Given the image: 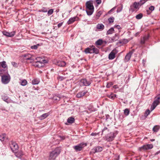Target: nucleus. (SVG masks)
I'll list each match as a JSON object with an SVG mask.
<instances>
[{
	"mask_svg": "<svg viewBox=\"0 0 160 160\" xmlns=\"http://www.w3.org/2000/svg\"><path fill=\"white\" fill-rule=\"evenodd\" d=\"M61 150L60 148H57L54 150L50 152L49 160H55L56 158L60 153Z\"/></svg>",
	"mask_w": 160,
	"mask_h": 160,
	"instance_id": "f257e3e1",
	"label": "nucleus"
},
{
	"mask_svg": "<svg viewBox=\"0 0 160 160\" xmlns=\"http://www.w3.org/2000/svg\"><path fill=\"white\" fill-rule=\"evenodd\" d=\"M34 66L38 68H41L44 66L43 63L41 61L39 62H36L35 63Z\"/></svg>",
	"mask_w": 160,
	"mask_h": 160,
	"instance_id": "4be33fe9",
	"label": "nucleus"
},
{
	"mask_svg": "<svg viewBox=\"0 0 160 160\" xmlns=\"http://www.w3.org/2000/svg\"><path fill=\"white\" fill-rule=\"evenodd\" d=\"M2 99L5 102L8 103H9L12 102V100L7 97H2Z\"/></svg>",
	"mask_w": 160,
	"mask_h": 160,
	"instance_id": "cd10ccee",
	"label": "nucleus"
},
{
	"mask_svg": "<svg viewBox=\"0 0 160 160\" xmlns=\"http://www.w3.org/2000/svg\"><path fill=\"white\" fill-rule=\"evenodd\" d=\"M97 28L98 29L103 30L104 28V25L102 24H98L97 25Z\"/></svg>",
	"mask_w": 160,
	"mask_h": 160,
	"instance_id": "7c9ffc66",
	"label": "nucleus"
},
{
	"mask_svg": "<svg viewBox=\"0 0 160 160\" xmlns=\"http://www.w3.org/2000/svg\"><path fill=\"white\" fill-rule=\"evenodd\" d=\"M23 56L26 58L25 59L26 60H31L32 62L34 61V58L32 57V56L30 54L28 53L25 54Z\"/></svg>",
	"mask_w": 160,
	"mask_h": 160,
	"instance_id": "2eb2a0df",
	"label": "nucleus"
},
{
	"mask_svg": "<svg viewBox=\"0 0 160 160\" xmlns=\"http://www.w3.org/2000/svg\"><path fill=\"white\" fill-rule=\"evenodd\" d=\"M87 144L84 142H82L76 146L73 147V148L77 152L81 151L85 147L87 146Z\"/></svg>",
	"mask_w": 160,
	"mask_h": 160,
	"instance_id": "20e7f679",
	"label": "nucleus"
},
{
	"mask_svg": "<svg viewBox=\"0 0 160 160\" xmlns=\"http://www.w3.org/2000/svg\"><path fill=\"white\" fill-rule=\"evenodd\" d=\"M5 74H2V75H0L2 77V81L3 83L7 84L10 81V78L9 76H7Z\"/></svg>",
	"mask_w": 160,
	"mask_h": 160,
	"instance_id": "39448f33",
	"label": "nucleus"
},
{
	"mask_svg": "<svg viewBox=\"0 0 160 160\" xmlns=\"http://www.w3.org/2000/svg\"><path fill=\"white\" fill-rule=\"evenodd\" d=\"M39 82V81L37 79H35L32 81V83L33 84H37Z\"/></svg>",
	"mask_w": 160,
	"mask_h": 160,
	"instance_id": "a19ab883",
	"label": "nucleus"
},
{
	"mask_svg": "<svg viewBox=\"0 0 160 160\" xmlns=\"http://www.w3.org/2000/svg\"><path fill=\"white\" fill-rule=\"evenodd\" d=\"M149 36L148 35L144 36L142 39L141 40V43L144 44L145 42L147 41L149 38Z\"/></svg>",
	"mask_w": 160,
	"mask_h": 160,
	"instance_id": "5701e85b",
	"label": "nucleus"
},
{
	"mask_svg": "<svg viewBox=\"0 0 160 160\" xmlns=\"http://www.w3.org/2000/svg\"><path fill=\"white\" fill-rule=\"evenodd\" d=\"M52 98L53 100H54V101H55L56 102H58L60 100V97L58 95H55Z\"/></svg>",
	"mask_w": 160,
	"mask_h": 160,
	"instance_id": "72a5a7b5",
	"label": "nucleus"
},
{
	"mask_svg": "<svg viewBox=\"0 0 160 160\" xmlns=\"http://www.w3.org/2000/svg\"><path fill=\"white\" fill-rule=\"evenodd\" d=\"M153 102L157 105H158L160 103V94L157 95L155 98V100Z\"/></svg>",
	"mask_w": 160,
	"mask_h": 160,
	"instance_id": "aec40b11",
	"label": "nucleus"
},
{
	"mask_svg": "<svg viewBox=\"0 0 160 160\" xmlns=\"http://www.w3.org/2000/svg\"><path fill=\"white\" fill-rule=\"evenodd\" d=\"M148 0H140L139 1L140 6H141L145 3Z\"/></svg>",
	"mask_w": 160,
	"mask_h": 160,
	"instance_id": "3c124183",
	"label": "nucleus"
},
{
	"mask_svg": "<svg viewBox=\"0 0 160 160\" xmlns=\"http://www.w3.org/2000/svg\"><path fill=\"white\" fill-rule=\"evenodd\" d=\"M20 84L21 85L23 86H25L27 84V82L25 79H24L21 81L20 82Z\"/></svg>",
	"mask_w": 160,
	"mask_h": 160,
	"instance_id": "58836bf2",
	"label": "nucleus"
},
{
	"mask_svg": "<svg viewBox=\"0 0 160 160\" xmlns=\"http://www.w3.org/2000/svg\"><path fill=\"white\" fill-rule=\"evenodd\" d=\"M3 35L8 37H12L15 34L16 32L15 31L11 32H8L6 31H3L2 32Z\"/></svg>",
	"mask_w": 160,
	"mask_h": 160,
	"instance_id": "9b49d317",
	"label": "nucleus"
},
{
	"mask_svg": "<svg viewBox=\"0 0 160 160\" xmlns=\"http://www.w3.org/2000/svg\"><path fill=\"white\" fill-rule=\"evenodd\" d=\"M102 13V11H98L96 13V17L98 18L101 15V14Z\"/></svg>",
	"mask_w": 160,
	"mask_h": 160,
	"instance_id": "8fccbe9b",
	"label": "nucleus"
},
{
	"mask_svg": "<svg viewBox=\"0 0 160 160\" xmlns=\"http://www.w3.org/2000/svg\"><path fill=\"white\" fill-rule=\"evenodd\" d=\"M48 8L46 7H43L41 9L39 10L38 12H46L48 11Z\"/></svg>",
	"mask_w": 160,
	"mask_h": 160,
	"instance_id": "f704fd0d",
	"label": "nucleus"
},
{
	"mask_svg": "<svg viewBox=\"0 0 160 160\" xmlns=\"http://www.w3.org/2000/svg\"><path fill=\"white\" fill-rule=\"evenodd\" d=\"M10 146L11 150L13 152L18 150V145L17 144L16 142L12 141L10 143Z\"/></svg>",
	"mask_w": 160,
	"mask_h": 160,
	"instance_id": "6e6552de",
	"label": "nucleus"
},
{
	"mask_svg": "<svg viewBox=\"0 0 160 160\" xmlns=\"http://www.w3.org/2000/svg\"><path fill=\"white\" fill-rule=\"evenodd\" d=\"M12 64L13 66L15 67H16L17 65V64L14 62H12Z\"/></svg>",
	"mask_w": 160,
	"mask_h": 160,
	"instance_id": "e2e57ef3",
	"label": "nucleus"
},
{
	"mask_svg": "<svg viewBox=\"0 0 160 160\" xmlns=\"http://www.w3.org/2000/svg\"><path fill=\"white\" fill-rule=\"evenodd\" d=\"M86 12L87 13V14L88 15L90 16L94 12V10H88L86 9Z\"/></svg>",
	"mask_w": 160,
	"mask_h": 160,
	"instance_id": "e433bc0d",
	"label": "nucleus"
},
{
	"mask_svg": "<svg viewBox=\"0 0 160 160\" xmlns=\"http://www.w3.org/2000/svg\"><path fill=\"white\" fill-rule=\"evenodd\" d=\"M128 42V41L126 39H123L120 40L119 41V43L122 44H126Z\"/></svg>",
	"mask_w": 160,
	"mask_h": 160,
	"instance_id": "2f4dec72",
	"label": "nucleus"
},
{
	"mask_svg": "<svg viewBox=\"0 0 160 160\" xmlns=\"http://www.w3.org/2000/svg\"><path fill=\"white\" fill-rule=\"evenodd\" d=\"M160 128V127L158 125H156L154 126L152 129L153 131L154 132H157Z\"/></svg>",
	"mask_w": 160,
	"mask_h": 160,
	"instance_id": "c9c22d12",
	"label": "nucleus"
},
{
	"mask_svg": "<svg viewBox=\"0 0 160 160\" xmlns=\"http://www.w3.org/2000/svg\"><path fill=\"white\" fill-rule=\"evenodd\" d=\"M87 92V91H82L77 94L76 95L77 97L78 98H80L85 95Z\"/></svg>",
	"mask_w": 160,
	"mask_h": 160,
	"instance_id": "a211bd4d",
	"label": "nucleus"
},
{
	"mask_svg": "<svg viewBox=\"0 0 160 160\" xmlns=\"http://www.w3.org/2000/svg\"><path fill=\"white\" fill-rule=\"evenodd\" d=\"M78 19V18L77 17H75L72 18H70L68 20L67 22V23L68 25L70 24L73 23L75 21L77 20V19Z\"/></svg>",
	"mask_w": 160,
	"mask_h": 160,
	"instance_id": "f3484780",
	"label": "nucleus"
},
{
	"mask_svg": "<svg viewBox=\"0 0 160 160\" xmlns=\"http://www.w3.org/2000/svg\"><path fill=\"white\" fill-rule=\"evenodd\" d=\"M157 105V104H156V103H155L154 102H153L151 107V110L152 111L153 110Z\"/></svg>",
	"mask_w": 160,
	"mask_h": 160,
	"instance_id": "4c0bfd02",
	"label": "nucleus"
},
{
	"mask_svg": "<svg viewBox=\"0 0 160 160\" xmlns=\"http://www.w3.org/2000/svg\"><path fill=\"white\" fill-rule=\"evenodd\" d=\"M150 111L149 109H147L145 111V116L147 117V116L150 114Z\"/></svg>",
	"mask_w": 160,
	"mask_h": 160,
	"instance_id": "603ef678",
	"label": "nucleus"
},
{
	"mask_svg": "<svg viewBox=\"0 0 160 160\" xmlns=\"http://www.w3.org/2000/svg\"><path fill=\"white\" fill-rule=\"evenodd\" d=\"M143 16V14L142 13H140L138 15H137L136 16V18L137 19H141Z\"/></svg>",
	"mask_w": 160,
	"mask_h": 160,
	"instance_id": "49530a36",
	"label": "nucleus"
},
{
	"mask_svg": "<svg viewBox=\"0 0 160 160\" xmlns=\"http://www.w3.org/2000/svg\"><path fill=\"white\" fill-rule=\"evenodd\" d=\"M98 134V133H92L91 134V135L92 136H96Z\"/></svg>",
	"mask_w": 160,
	"mask_h": 160,
	"instance_id": "680f3d73",
	"label": "nucleus"
},
{
	"mask_svg": "<svg viewBox=\"0 0 160 160\" xmlns=\"http://www.w3.org/2000/svg\"><path fill=\"white\" fill-rule=\"evenodd\" d=\"M155 7L154 6H151L149 8V9L150 11H151L152 12L153 11Z\"/></svg>",
	"mask_w": 160,
	"mask_h": 160,
	"instance_id": "864d4df0",
	"label": "nucleus"
},
{
	"mask_svg": "<svg viewBox=\"0 0 160 160\" xmlns=\"http://www.w3.org/2000/svg\"><path fill=\"white\" fill-rule=\"evenodd\" d=\"M139 6H140L139 2H135L133 3V5L131 6V10H132V11L133 12L134 11V10L132 8H134L136 9H138L139 8Z\"/></svg>",
	"mask_w": 160,
	"mask_h": 160,
	"instance_id": "4468645a",
	"label": "nucleus"
},
{
	"mask_svg": "<svg viewBox=\"0 0 160 160\" xmlns=\"http://www.w3.org/2000/svg\"><path fill=\"white\" fill-rule=\"evenodd\" d=\"M116 52H114V51H112L109 55L108 58L110 60H112L115 57Z\"/></svg>",
	"mask_w": 160,
	"mask_h": 160,
	"instance_id": "6ab92c4d",
	"label": "nucleus"
},
{
	"mask_svg": "<svg viewBox=\"0 0 160 160\" xmlns=\"http://www.w3.org/2000/svg\"><path fill=\"white\" fill-rule=\"evenodd\" d=\"M84 52L86 54L92 53L98 54V50L94 46H90L85 49Z\"/></svg>",
	"mask_w": 160,
	"mask_h": 160,
	"instance_id": "7ed1b4c3",
	"label": "nucleus"
},
{
	"mask_svg": "<svg viewBox=\"0 0 160 160\" xmlns=\"http://www.w3.org/2000/svg\"><path fill=\"white\" fill-rule=\"evenodd\" d=\"M130 113V110L129 109L126 108L124 110V113L125 116H128L129 115Z\"/></svg>",
	"mask_w": 160,
	"mask_h": 160,
	"instance_id": "473e14b6",
	"label": "nucleus"
},
{
	"mask_svg": "<svg viewBox=\"0 0 160 160\" xmlns=\"http://www.w3.org/2000/svg\"><path fill=\"white\" fill-rule=\"evenodd\" d=\"M114 18L113 17H111L108 19V21L109 23H112L114 22Z\"/></svg>",
	"mask_w": 160,
	"mask_h": 160,
	"instance_id": "79ce46f5",
	"label": "nucleus"
},
{
	"mask_svg": "<svg viewBox=\"0 0 160 160\" xmlns=\"http://www.w3.org/2000/svg\"><path fill=\"white\" fill-rule=\"evenodd\" d=\"M110 132L109 129L108 128H107L105 127H104L103 129H102V135L103 134H105V135L108 134V133H109Z\"/></svg>",
	"mask_w": 160,
	"mask_h": 160,
	"instance_id": "b1692460",
	"label": "nucleus"
},
{
	"mask_svg": "<svg viewBox=\"0 0 160 160\" xmlns=\"http://www.w3.org/2000/svg\"><path fill=\"white\" fill-rule=\"evenodd\" d=\"M42 59V58L40 57H38L36 58V60H37L36 62L40 61Z\"/></svg>",
	"mask_w": 160,
	"mask_h": 160,
	"instance_id": "6e6d98bb",
	"label": "nucleus"
},
{
	"mask_svg": "<svg viewBox=\"0 0 160 160\" xmlns=\"http://www.w3.org/2000/svg\"><path fill=\"white\" fill-rule=\"evenodd\" d=\"M103 43L102 41V39H99L97 40L95 42V44L97 45H101Z\"/></svg>",
	"mask_w": 160,
	"mask_h": 160,
	"instance_id": "ea45409f",
	"label": "nucleus"
},
{
	"mask_svg": "<svg viewBox=\"0 0 160 160\" xmlns=\"http://www.w3.org/2000/svg\"><path fill=\"white\" fill-rule=\"evenodd\" d=\"M86 9L88 10H94V7L92 3L91 2L87 1L86 4Z\"/></svg>",
	"mask_w": 160,
	"mask_h": 160,
	"instance_id": "9d476101",
	"label": "nucleus"
},
{
	"mask_svg": "<svg viewBox=\"0 0 160 160\" xmlns=\"http://www.w3.org/2000/svg\"><path fill=\"white\" fill-rule=\"evenodd\" d=\"M114 27V28H116L118 29H119L121 28V27L120 25H115Z\"/></svg>",
	"mask_w": 160,
	"mask_h": 160,
	"instance_id": "4d7b16f0",
	"label": "nucleus"
},
{
	"mask_svg": "<svg viewBox=\"0 0 160 160\" xmlns=\"http://www.w3.org/2000/svg\"><path fill=\"white\" fill-rule=\"evenodd\" d=\"M153 147V145L152 144H146L139 147L138 148V150L140 151H142V150L145 151L150 149L152 148Z\"/></svg>",
	"mask_w": 160,
	"mask_h": 160,
	"instance_id": "0eeeda50",
	"label": "nucleus"
},
{
	"mask_svg": "<svg viewBox=\"0 0 160 160\" xmlns=\"http://www.w3.org/2000/svg\"><path fill=\"white\" fill-rule=\"evenodd\" d=\"M146 11H147V14H150L152 12L151 11H150L149 10H149H147Z\"/></svg>",
	"mask_w": 160,
	"mask_h": 160,
	"instance_id": "0e129e2a",
	"label": "nucleus"
},
{
	"mask_svg": "<svg viewBox=\"0 0 160 160\" xmlns=\"http://www.w3.org/2000/svg\"><path fill=\"white\" fill-rule=\"evenodd\" d=\"M49 115V113H44L42 115H41L39 117V118L40 120H42L47 117Z\"/></svg>",
	"mask_w": 160,
	"mask_h": 160,
	"instance_id": "bb28decb",
	"label": "nucleus"
},
{
	"mask_svg": "<svg viewBox=\"0 0 160 160\" xmlns=\"http://www.w3.org/2000/svg\"><path fill=\"white\" fill-rule=\"evenodd\" d=\"M112 85V83H110V84L108 83L107 84V87L108 88H109Z\"/></svg>",
	"mask_w": 160,
	"mask_h": 160,
	"instance_id": "69168bd1",
	"label": "nucleus"
},
{
	"mask_svg": "<svg viewBox=\"0 0 160 160\" xmlns=\"http://www.w3.org/2000/svg\"><path fill=\"white\" fill-rule=\"evenodd\" d=\"M96 2L98 4H99L101 2V0H96Z\"/></svg>",
	"mask_w": 160,
	"mask_h": 160,
	"instance_id": "052dcab7",
	"label": "nucleus"
},
{
	"mask_svg": "<svg viewBox=\"0 0 160 160\" xmlns=\"http://www.w3.org/2000/svg\"><path fill=\"white\" fill-rule=\"evenodd\" d=\"M39 46H40V44H38L36 45H34L31 46V48L32 49L36 50L38 48V47Z\"/></svg>",
	"mask_w": 160,
	"mask_h": 160,
	"instance_id": "a18cd8bd",
	"label": "nucleus"
},
{
	"mask_svg": "<svg viewBox=\"0 0 160 160\" xmlns=\"http://www.w3.org/2000/svg\"><path fill=\"white\" fill-rule=\"evenodd\" d=\"M8 139V138L5 133H3L0 135V140L2 141H3L6 140Z\"/></svg>",
	"mask_w": 160,
	"mask_h": 160,
	"instance_id": "a878e982",
	"label": "nucleus"
},
{
	"mask_svg": "<svg viewBox=\"0 0 160 160\" xmlns=\"http://www.w3.org/2000/svg\"><path fill=\"white\" fill-rule=\"evenodd\" d=\"M24 153L22 151H19L18 152H15V155L17 158H21L22 156L23 155Z\"/></svg>",
	"mask_w": 160,
	"mask_h": 160,
	"instance_id": "dca6fc26",
	"label": "nucleus"
},
{
	"mask_svg": "<svg viewBox=\"0 0 160 160\" xmlns=\"http://www.w3.org/2000/svg\"><path fill=\"white\" fill-rule=\"evenodd\" d=\"M160 153V151H159L158 152H156L155 154V155H158V154L159 153Z\"/></svg>",
	"mask_w": 160,
	"mask_h": 160,
	"instance_id": "774afa93",
	"label": "nucleus"
},
{
	"mask_svg": "<svg viewBox=\"0 0 160 160\" xmlns=\"http://www.w3.org/2000/svg\"><path fill=\"white\" fill-rule=\"evenodd\" d=\"M0 66L4 69L7 70V65L6 62L5 61L0 62Z\"/></svg>",
	"mask_w": 160,
	"mask_h": 160,
	"instance_id": "412c9836",
	"label": "nucleus"
},
{
	"mask_svg": "<svg viewBox=\"0 0 160 160\" xmlns=\"http://www.w3.org/2000/svg\"><path fill=\"white\" fill-rule=\"evenodd\" d=\"M8 73V70L4 69L0 66V75H2V74H6Z\"/></svg>",
	"mask_w": 160,
	"mask_h": 160,
	"instance_id": "393cba45",
	"label": "nucleus"
},
{
	"mask_svg": "<svg viewBox=\"0 0 160 160\" xmlns=\"http://www.w3.org/2000/svg\"><path fill=\"white\" fill-rule=\"evenodd\" d=\"M47 14L48 16L51 15L53 12V9H51L49 10H48Z\"/></svg>",
	"mask_w": 160,
	"mask_h": 160,
	"instance_id": "de8ad7c7",
	"label": "nucleus"
},
{
	"mask_svg": "<svg viewBox=\"0 0 160 160\" xmlns=\"http://www.w3.org/2000/svg\"><path fill=\"white\" fill-rule=\"evenodd\" d=\"M63 23V22H60V23H59L58 25V28H60L62 26V24Z\"/></svg>",
	"mask_w": 160,
	"mask_h": 160,
	"instance_id": "bf43d9fd",
	"label": "nucleus"
},
{
	"mask_svg": "<svg viewBox=\"0 0 160 160\" xmlns=\"http://www.w3.org/2000/svg\"><path fill=\"white\" fill-rule=\"evenodd\" d=\"M41 62H43V64H44L45 63H47V62L46 61V60H45V59H42V60H41Z\"/></svg>",
	"mask_w": 160,
	"mask_h": 160,
	"instance_id": "13d9d810",
	"label": "nucleus"
},
{
	"mask_svg": "<svg viewBox=\"0 0 160 160\" xmlns=\"http://www.w3.org/2000/svg\"><path fill=\"white\" fill-rule=\"evenodd\" d=\"M114 30L113 27L111 28L107 32L106 34L109 35L112 34L114 32Z\"/></svg>",
	"mask_w": 160,
	"mask_h": 160,
	"instance_id": "c85d7f7f",
	"label": "nucleus"
},
{
	"mask_svg": "<svg viewBox=\"0 0 160 160\" xmlns=\"http://www.w3.org/2000/svg\"><path fill=\"white\" fill-rule=\"evenodd\" d=\"M75 121L74 118L70 117L69 118L67 119V122L69 123H73Z\"/></svg>",
	"mask_w": 160,
	"mask_h": 160,
	"instance_id": "c756f323",
	"label": "nucleus"
},
{
	"mask_svg": "<svg viewBox=\"0 0 160 160\" xmlns=\"http://www.w3.org/2000/svg\"><path fill=\"white\" fill-rule=\"evenodd\" d=\"M134 50L131 51L127 54V55L125 56L124 58V61L125 62H128L129 60L131 58L132 54L134 52Z\"/></svg>",
	"mask_w": 160,
	"mask_h": 160,
	"instance_id": "1a4fd4ad",
	"label": "nucleus"
},
{
	"mask_svg": "<svg viewBox=\"0 0 160 160\" xmlns=\"http://www.w3.org/2000/svg\"><path fill=\"white\" fill-rule=\"evenodd\" d=\"M123 5L122 4H121L120 6L118 7L117 10V12H119L121 11L122 9Z\"/></svg>",
	"mask_w": 160,
	"mask_h": 160,
	"instance_id": "09e8293b",
	"label": "nucleus"
},
{
	"mask_svg": "<svg viewBox=\"0 0 160 160\" xmlns=\"http://www.w3.org/2000/svg\"><path fill=\"white\" fill-rule=\"evenodd\" d=\"M108 97L110 99H114L116 97V95L112 93L110 95H108Z\"/></svg>",
	"mask_w": 160,
	"mask_h": 160,
	"instance_id": "c03bdc74",
	"label": "nucleus"
},
{
	"mask_svg": "<svg viewBox=\"0 0 160 160\" xmlns=\"http://www.w3.org/2000/svg\"><path fill=\"white\" fill-rule=\"evenodd\" d=\"M91 108H92V106H89V107H88V109L89 110H91V111H92V110L91 109Z\"/></svg>",
	"mask_w": 160,
	"mask_h": 160,
	"instance_id": "338daca9",
	"label": "nucleus"
},
{
	"mask_svg": "<svg viewBox=\"0 0 160 160\" xmlns=\"http://www.w3.org/2000/svg\"><path fill=\"white\" fill-rule=\"evenodd\" d=\"M117 131L111 132L106 134L103 138L107 142L112 141L118 134Z\"/></svg>",
	"mask_w": 160,
	"mask_h": 160,
	"instance_id": "f03ea898",
	"label": "nucleus"
},
{
	"mask_svg": "<svg viewBox=\"0 0 160 160\" xmlns=\"http://www.w3.org/2000/svg\"><path fill=\"white\" fill-rule=\"evenodd\" d=\"M81 83L84 86H89L91 83L92 80L89 79L84 78L81 79L80 81Z\"/></svg>",
	"mask_w": 160,
	"mask_h": 160,
	"instance_id": "423d86ee",
	"label": "nucleus"
},
{
	"mask_svg": "<svg viewBox=\"0 0 160 160\" xmlns=\"http://www.w3.org/2000/svg\"><path fill=\"white\" fill-rule=\"evenodd\" d=\"M118 36V34H116L115 35V36L112 37L111 38V42H113L116 41L118 40V38H116V37Z\"/></svg>",
	"mask_w": 160,
	"mask_h": 160,
	"instance_id": "37998d69",
	"label": "nucleus"
},
{
	"mask_svg": "<svg viewBox=\"0 0 160 160\" xmlns=\"http://www.w3.org/2000/svg\"><path fill=\"white\" fill-rule=\"evenodd\" d=\"M103 149V147H96L92 149V151L94 153L99 152L102 151Z\"/></svg>",
	"mask_w": 160,
	"mask_h": 160,
	"instance_id": "f8f14e48",
	"label": "nucleus"
},
{
	"mask_svg": "<svg viewBox=\"0 0 160 160\" xmlns=\"http://www.w3.org/2000/svg\"><path fill=\"white\" fill-rule=\"evenodd\" d=\"M116 9V7H115L112 8V9H111L110 11H109L108 12V13L109 14L113 12Z\"/></svg>",
	"mask_w": 160,
	"mask_h": 160,
	"instance_id": "5fc2aeb1",
	"label": "nucleus"
},
{
	"mask_svg": "<svg viewBox=\"0 0 160 160\" xmlns=\"http://www.w3.org/2000/svg\"><path fill=\"white\" fill-rule=\"evenodd\" d=\"M55 63L56 65L61 67H64L66 64V63L64 61L62 60L57 61Z\"/></svg>",
	"mask_w": 160,
	"mask_h": 160,
	"instance_id": "ddd939ff",
	"label": "nucleus"
}]
</instances>
